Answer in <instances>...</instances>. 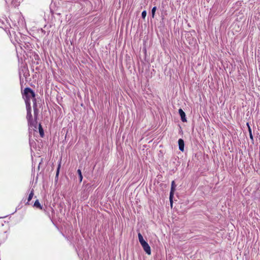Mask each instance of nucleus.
Masks as SVG:
<instances>
[{
    "label": "nucleus",
    "instance_id": "obj_9",
    "mask_svg": "<svg viewBox=\"0 0 260 260\" xmlns=\"http://www.w3.org/2000/svg\"><path fill=\"white\" fill-rule=\"evenodd\" d=\"M34 206L40 210H42L43 209L42 206L41 205L38 200H37L35 201Z\"/></svg>",
    "mask_w": 260,
    "mask_h": 260
},
{
    "label": "nucleus",
    "instance_id": "obj_13",
    "mask_svg": "<svg viewBox=\"0 0 260 260\" xmlns=\"http://www.w3.org/2000/svg\"><path fill=\"white\" fill-rule=\"evenodd\" d=\"M60 167H61V161L59 162V164L58 165V167H57V170H56V177H57L58 176Z\"/></svg>",
    "mask_w": 260,
    "mask_h": 260
},
{
    "label": "nucleus",
    "instance_id": "obj_4",
    "mask_svg": "<svg viewBox=\"0 0 260 260\" xmlns=\"http://www.w3.org/2000/svg\"><path fill=\"white\" fill-rule=\"evenodd\" d=\"M141 245L145 252L148 255H150L151 253V248L148 243L146 242Z\"/></svg>",
    "mask_w": 260,
    "mask_h": 260
},
{
    "label": "nucleus",
    "instance_id": "obj_12",
    "mask_svg": "<svg viewBox=\"0 0 260 260\" xmlns=\"http://www.w3.org/2000/svg\"><path fill=\"white\" fill-rule=\"evenodd\" d=\"M77 173L79 175L80 182H81L83 179V176L82 175L81 171L80 169H78L77 170Z\"/></svg>",
    "mask_w": 260,
    "mask_h": 260
},
{
    "label": "nucleus",
    "instance_id": "obj_17",
    "mask_svg": "<svg viewBox=\"0 0 260 260\" xmlns=\"http://www.w3.org/2000/svg\"><path fill=\"white\" fill-rule=\"evenodd\" d=\"M249 137H250V138L251 140H253V136H252V134H249Z\"/></svg>",
    "mask_w": 260,
    "mask_h": 260
},
{
    "label": "nucleus",
    "instance_id": "obj_15",
    "mask_svg": "<svg viewBox=\"0 0 260 260\" xmlns=\"http://www.w3.org/2000/svg\"><path fill=\"white\" fill-rule=\"evenodd\" d=\"M147 15V12L146 11H143L142 13V17L143 19H145Z\"/></svg>",
    "mask_w": 260,
    "mask_h": 260
},
{
    "label": "nucleus",
    "instance_id": "obj_8",
    "mask_svg": "<svg viewBox=\"0 0 260 260\" xmlns=\"http://www.w3.org/2000/svg\"><path fill=\"white\" fill-rule=\"evenodd\" d=\"M34 196V189H31L30 192L29 193V194L28 195V197L27 198V201L25 204L26 205H29V202L31 201V200L33 198Z\"/></svg>",
    "mask_w": 260,
    "mask_h": 260
},
{
    "label": "nucleus",
    "instance_id": "obj_3",
    "mask_svg": "<svg viewBox=\"0 0 260 260\" xmlns=\"http://www.w3.org/2000/svg\"><path fill=\"white\" fill-rule=\"evenodd\" d=\"M175 181H173L171 183V189L170 193V201L171 203V206L172 207L173 206V198L174 196V191L175 190Z\"/></svg>",
    "mask_w": 260,
    "mask_h": 260
},
{
    "label": "nucleus",
    "instance_id": "obj_5",
    "mask_svg": "<svg viewBox=\"0 0 260 260\" xmlns=\"http://www.w3.org/2000/svg\"><path fill=\"white\" fill-rule=\"evenodd\" d=\"M179 113L180 115L181 120L183 122H186V119L185 118V113L182 109H179L178 110Z\"/></svg>",
    "mask_w": 260,
    "mask_h": 260
},
{
    "label": "nucleus",
    "instance_id": "obj_11",
    "mask_svg": "<svg viewBox=\"0 0 260 260\" xmlns=\"http://www.w3.org/2000/svg\"><path fill=\"white\" fill-rule=\"evenodd\" d=\"M138 238H139V241L141 245L143 244V243H144L145 242H146L145 241L142 235H141V234L140 233H138Z\"/></svg>",
    "mask_w": 260,
    "mask_h": 260
},
{
    "label": "nucleus",
    "instance_id": "obj_14",
    "mask_svg": "<svg viewBox=\"0 0 260 260\" xmlns=\"http://www.w3.org/2000/svg\"><path fill=\"white\" fill-rule=\"evenodd\" d=\"M156 10V7H154L152 8V17H154V15H155V13Z\"/></svg>",
    "mask_w": 260,
    "mask_h": 260
},
{
    "label": "nucleus",
    "instance_id": "obj_16",
    "mask_svg": "<svg viewBox=\"0 0 260 260\" xmlns=\"http://www.w3.org/2000/svg\"><path fill=\"white\" fill-rule=\"evenodd\" d=\"M247 124L248 126V131H249V134H252L251 129L250 126H249L248 123H247Z\"/></svg>",
    "mask_w": 260,
    "mask_h": 260
},
{
    "label": "nucleus",
    "instance_id": "obj_10",
    "mask_svg": "<svg viewBox=\"0 0 260 260\" xmlns=\"http://www.w3.org/2000/svg\"><path fill=\"white\" fill-rule=\"evenodd\" d=\"M39 131L40 136L42 138H43L44 136V131H43V127H42L41 123L39 124Z\"/></svg>",
    "mask_w": 260,
    "mask_h": 260
},
{
    "label": "nucleus",
    "instance_id": "obj_2",
    "mask_svg": "<svg viewBox=\"0 0 260 260\" xmlns=\"http://www.w3.org/2000/svg\"><path fill=\"white\" fill-rule=\"evenodd\" d=\"M26 111H27V115H26V119L27 120L28 124L30 126H34L35 128H37V122L36 119L34 121L32 119V116L31 115V106H26Z\"/></svg>",
    "mask_w": 260,
    "mask_h": 260
},
{
    "label": "nucleus",
    "instance_id": "obj_7",
    "mask_svg": "<svg viewBox=\"0 0 260 260\" xmlns=\"http://www.w3.org/2000/svg\"><path fill=\"white\" fill-rule=\"evenodd\" d=\"M178 145H179V150L181 151H184V142L183 139H179L178 140Z\"/></svg>",
    "mask_w": 260,
    "mask_h": 260
},
{
    "label": "nucleus",
    "instance_id": "obj_1",
    "mask_svg": "<svg viewBox=\"0 0 260 260\" xmlns=\"http://www.w3.org/2000/svg\"><path fill=\"white\" fill-rule=\"evenodd\" d=\"M35 92L29 87H26L22 93L23 98L25 101L26 106H31L30 100H32L33 103L36 101Z\"/></svg>",
    "mask_w": 260,
    "mask_h": 260
},
{
    "label": "nucleus",
    "instance_id": "obj_6",
    "mask_svg": "<svg viewBox=\"0 0 260 260\" xmlns=\"http://www.w3.org/2000/svg\"><path fill=\"white\" fill-rule=\"evenodd\" d=\"M33 108H34V116H35L36 119H37L38 114L39 113V110L37 108V104L36 101H35V102L33 103Z\"/></svg>",
    "mask_w": 260,
    "mask_h": 260
}]
</instances>
